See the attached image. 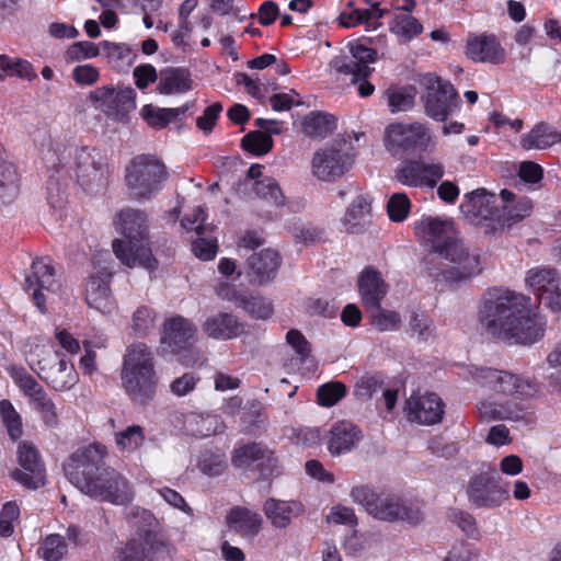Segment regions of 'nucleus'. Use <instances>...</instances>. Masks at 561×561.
<instances>
[{
  "label": "nucleus",
  "instance_id": "e2e57ef3",
  "mask_svg": "<svg viewBox=\"0 0 561 561\" xmlns=\"http://www.w3.org/2000/svg\"><path fill=\"white\" fill-rule=\"evenodd\" d=\"M346 393V388L342 382H329L318 389V401L323 407H333Z\"/></svg>",
  "mask_w": 561,
  "mask_h": 561
},
{
  "label": "nucleus",
  "instance_id": "680f3d73",
  "mask_svg": "<svg viewBox=\"0 0 561 561\" xmlns=\"http://www.w3.org/2000/svg\"><path fill=\"white\" fill-rule=\"evenodd\" d=\"M410 332L419 341H427L434 333L433 321L424 313H412L409 321Z\"/></svg>",
  "mask_w": 561,
  "mask_h": 561
},
{
  "label": "nucleus",
  "instance_id": "aec40b11",
  "mask_svg": "<svg viewBox=\"0 0 561 561\" xmlns=\"http://www.w3.org/2000/svg\"><path fill=\"white\" fill-rule=\"evenodd\" d=\"M196 339L197 328L191 320L173 316L163 322L160 342L171 353L179 354L188 350Z\"/></svg>",
  "mask_w": 561,
  "mask_h": 561
},
{
  "label": "nucleus",
  "instance_id": "de8ad7c7",
  "mask_svg": "<svg viewBox=\"0 0 561 561\" xmlns=\"http://www.w3.org/2000/svg\"><path fill=\"white\" fill-rule=\"evenodd\" d=\"M153 545L148 537L133 539L119 552V561H153Z\"/></svg>",
  "mask_w": 561,
  "mask_h": 561
},
{
  "label": "nucleus",
  "instance_id": "9d476101",
  "mask_svg": "<svg viewBox=\"0 0 561 561\" xmlns=\"http://www.w3.org/2000/svg\"><path fill=\"white\" fill-rule=\"evenodd\" d=\"M383 142L392 156L430 152L436 146L431 128L420 122L390 124L385 130Z\"/></svg>",
  "mask_w": 561,
  "mask_h": 561
},
{
  "label": "nucleus",
  "instance_id": "c85d7f7f",
  "mask_svg": "<svg viewBox=\"0 0 561 561\" xmlns=\"http://www.w3.org/2000/svg\"><path fill=\"white\" fill-rule=\"evenodd\" d=\"M357 288L363 305L369 308L381 305L389 286L379 271L373 266H367L358 275Z\"/></svg>",
  "mask_w": 561,
  "mask_h": 561
},
{
  "label": "nucleus",
  "instance_id": "6e6d98bb",
  "mask_svg": "<svg viewBox=\"0 0 561 561\" xmlns=\"http://www.w3.org/2000/svg\"><path fill=\"white\" fill-rule=\"evenodd\" d=\"M67 552V543L60 535L47 536L38 547L37 553L45 561H59Z\"/></svg>",
  "mask_w": 561,
  "mask_h": 561
},
{
  "label": "nucleus",
  "instance_id": "72a5a7b5",
  "mask_svg": "<svg viewBox=\"0 0 561 561\" xmlns=\"http://www.w3.org/2000/svg\"><path fill=\"white\" fill-rule=\"evenodd\" d=\"M110 276V272L98 277L91 276L85 286L87 304L103 314H111L116 309L115 300L108 288Z\"/></svg>",
  "mask_w": 561,
  "mask_h": 561
},
{
  "label": "nucleus",
  "instance_id": "e433bc0d",
  "mask_svg": "<svg viewBox=\"0 0 561 561\" xmlns=\"http://www.w3.org/2000/svg\"><path fill=\"white\" fill-rule=\"evenodd\" d=\"M351 2L348 8L340 16L341 25L345 27H355L365 24L368 28H377L379 19L383 15V10L379 8V2H374L368 9L354 8Z\"/></svg>",
  "mask_w": 561,
  "mask_h": 561
},
{
  "label": "nucleus",
  "instance_id": "603ef678",
  "mask_svg": "<svg viewBox=\"0 0 561 561\" xmlns=\"http://www.w3.org/2000/svg\"><path fill=\"white\" fill-rule=\"evenodd\" d=\"M0 416L10 438L19 439L23 434L22 417L10 400H0Z\"/></svg>",
  "mask_w": 561,
  "mask_h": 561
},
{
  "label": "nucleus",
  "instance_id": "5701e85b",
  "mask_svg": "<svg viewBox=\"0 0 561 561\" xmlns=\"http://www.w3.org/2000/svg\"><path fill=\"white\" fill-rule=\"evenodd\" d=\"M467 494L476 507L495 508L508 501V491L486 476H478L470 480Z\"/></svg>",
  "mask_w": 561,
  "mask_h": 561
},
{
  "label": "nucleus",
  "instance_id": "6e6552de",
  "mask_svg": "<svg viewBox=\"0 0 561 561\" xmlns=\"http://www.w3.org/2000/svg\"><path fill=\"white\" fill-rule=\"evenodd\" d=\"M167 179L164 163L153 156H137L126 167V184L137 199H149L157 195Z\"/></svg>",
  "mask_w": 561,
  "mask_h": 561
},
{
  "label": "nucleus",
  "instance_id": "7c9ffc66",
  "mask_svg": "<svg viewBox=\"0 0 561 561\" xmlns=\"http://www.w3.org/2000/svg\"><path fill=\"white\" fill-rule=\"evenodd\" d=\"M263 512L273 527L285 529L304 514L305 507L299 501L270 497L263 504Z\"/></svg>",
  "mask_w": 561,
  "mask_h": 561
},
{
  "label": "nucleus",
  "instance_id": "338daca9",
  "mask_svg": "<svg viewBox=\"0 0 561 561\" xmlns=\"http://www.w3.org/2000/svg\"><path fill=\"white\" fill-rule=\"evenodd\" d=\"M328 523L336 525L356 526L357 517L353 508L337 504L331 507L327 515Z\"/></svg>",
  "mask_w": 561,
  "mask_h": 561
},
{
  "label": "nucleus",
  "instance_id": "20e7f679",
  "mask_svg": "<svg viewBox=\"0 0 561 561\" xmlns=\"http://www.w3.org/2000/svg\"><path fill=\"white\" fill-rule=\"evenodd\" d=\"M113 225L121 236L112 242L113 252L119 262L128 267L154 270L157 261L148 243L147 215L139 209L125 208L115 215Z\"/></svg>",
  "mask_w": 561,
  "mask_h": 561
},
{
  "label": "nucleus",
  "instance_id": "2eb2a0df",
  "mask_svg": "<svg viewBox=\"0 0 561 561\" xmlns=\"http://www.w3.org/2000/svg\"><path fill=\"white\" fill-rule=\"evenodd\" d=\"M460 211L467 221L485 228V232L500 229V196L478 188L465 194Z\"/></svg>",
  "mask_w": 561,
  "mask_h": 561
},
{
  "label": "nucleus",
  "instance_id": "a211bd4d",
  "mask_svg": "<svg viewBox=\"0 0 561 561\" xmlns=\"http://www.w3.org/2000/svg\"><path fill=\"white\" fill-rule=\"evenodd\" d=\"M445 174L440 162L422 160L403 161L394 172V179L402 185L419 188H434Z\"/></svg>",
  "mask_w": 561,
  "mask_h": 561
},
{
  "label": "nucleus",
  "instance_id": "58836bf2",
  "mask_svg": "<svg viewBox=\"0 0 561 561\" xmlns=\"http://www.w3.org/2000/svg\"><path fill=\"white\" fill-rule=\"evenodd\" d=\"M412 9V4L405 5L401 10L398 9L390 22L391 33L397 35L401 42H409L422 33L421 23L411 15Z\"/></svg>",
  "mask_w": 561,
  "mask_h": 561
},
{
  "label": "nucleus",
  "instance_id": "bf43d9fd",
  "mask_svg": "<svg viewBox=\"0 0 561 561\" xmlns=\"http://www.w3.org/2000/svg\"><path fill=\"white\" fill-rule=\"evenodd\" d=\"M272 146V137L261 131H252L242 138L243 149L255 156L267 153Z\"/></svg>",
  "mask_w": 561,
  "mask_h": 561
},
{
  "label": "nucleus",
  "instance_id": "0eeeda50",
  "mask_svg": "<svg viewBox=\"0 0 561 561\" xmlns=\"http://www.w3.org/2000/svg\"><path fill=\"white\" fill-rule=\"evenodd\" d=\"M30 367L56 391H67L78 381L79 375L71 360L53 352L45 344H36L26 355Z\"/></svg>",
  "mask_w": 561,
  "mask_h": 561
},
{
  "label": "nucleus",
  "instance_id": "c03bdc74",
  "mask_svg": "<svg viewBox=\"0 0 561 561\" xmlns=\"http://www.w3.org/2000/svg\"><path fill=\"white\" fill-rule=\"evenodd\" d=\"M20 193V178L11 163L0 164V206L11 204Z\"/></svg>",
  "mask_w": 561,
  "mask_h": 561
},
{
  "label": "nucleus",
  "instance_id": "a18cd8bd",
  "mask_svg": "<svg viewBox=\"0 0 561 561\" xmlns=\"http://www.w3.org/2000/svg\"><path fill=\"white\" fill-rule=\"evenodd\" d=\"M371 211V201L368 196L358 195L347 208L344 216V224L347 229H356L357 227L364 226Z\"/></svg>",
  "mask_w": 561,
  "mask_h": 561
},
{
  "label": "nucleus",
  "instance_id": "f257e3e1",
  "mask_svg": "<svg viewBox=\"0 0 561 561\" xmlns=\"http://www.w3.org/2000/svg\"><path fill=\"white\" fill-rule=\"evenodd\" d=\"M478 320L489 336L511 345H531L546 330V321L531 309L529 297L503 288H493L482 296Z\"/></svg>",
  "mask_w": 561,
  "mask_h": 561
},
{
  "label": "nucleus",
  "instance_id": "4c0bfd02",
  "mask_svg": "<svg viewBox=\"0 0 561 561\" xmlns=\"http://www.w3.org/2000/svg\"><path fill=\"white\" fill-rule=\"evenodd\" d=\"M560 140V133L548 124L540 123L520 138V146L525 150H546Z\"/></svg>",
  "mask_w": 561,
  "mask_h": 561
},
{
  "label": "nucleus",
  "instance_id": "393cba45",
  "mask_svg": "<svg viewBox=\"0 0 561 561\" xmlns=\"http://www.w3.org/2000/svg\"><path fill=\"white\" fill-rule=\"evenodd\" d=\"M231 462L236 468L247 469L257 463L262 471L273 473L278 468L275 454L259 443L237 445L233 449Z\"/></svg>",
  "mask_w": 561,
  "mask_h": 561
},
{
  "label": "nucleus",
  "instance_id": "0e129e2a",
  "mask_svg": "<svg viewBox=\"0 0 561 561\" xmlns=\"http://www.w3.org/2000/svg\"><path fill=\"white\" fill-rule=\"evenodd\" d=\"M71 78L78 85L90 87L100 80L101 73L96 67L84 64L78 65L72 69Z\"/></svg>",
  "mask_w": 561,
  "mask_h": 561
},
{
  "label": "nucleus",
  "instance_id": "6ab92c4d",
  "mask_svg": "<svg viewBox=\"0 0 561 561\" xmlns=\"http://www.w3.org/2000/svg\"><path fill=\"white\" fill-rule=\"evenodd\" d=\"M20 469L12 471L11 477L28 489H37L45 483V469L36 447L23 442L18 447Z\"/></svg>",
  "mask_w": 561,
  "mask_h": 561
},
{
  "label": "nucleus",
  "instance_id": "ddd939ff",
  "mask_svg": "<svg viewBox=\"0 0 561 561\" xmlns=\"http://www.w3.org/2000/svg\"><path fill=\"white\" fill-rule=\"evenodd\" d=\"M348 55L336 56L330 62L331 69L339 75L351 77L352 82H358V94L367 98L373 94L375 87L366 80L370 75V65L376 61V50L360 44L351 43Z\"/></svg>",
  "mask_w": 561,
  "mask_h": 561
},
{
  "label": "nucleus",
  "instance_id": "a878e982",
  "mask_svg": "<svg viewBox=\"0 0 561 561\" xmlns=\"http://www.w3.org/2000/svg\"><path fill=\"white\" fill-rule=\"evenodd\" d=\"M445 404L442 399L432 392L413 394L408 400V416L411 421L424 425L436 424L442 421Z\"/></svg>",
  "mask_w": 561,
  "mask_h": 561
},
{
  "label": "nucleus",
  "instance_id": "864d4df0",
  "mask_svg": "<svg viewBox=\"0 0 561 561\" xmlns=\"http://www.w3.org/2000/svg\"><path fill=\"white\" fill-rule=\"evenodd\" d=\"M226 467V456L220 450H204L197 458V468L209 477L220 476Z\"/></svg>",
  "mask_w": 561,
  "mask_h": 561
},
{
  "label": "nucleus",
  "instance_id": "5fc2aeb1",
  "mask_svg": "<svg viewBox=\"0 0 561 561\" xmlns=\"http://www.w3.org/2000/svg\"><path fill=\"white\" fill-rule=\"evenodd\" d=\"M336 127L334 116L325 113H313L308 116L304 124V130L312 137H325Z\"/></svg>",
  "mask_w": 561,
  "mask_h": 561
},
{
  "label": "nucleus",
  "instance_id": "49530a36",
  "mask_svg": "<svg viewBox=\"0 0 561 561\" xmlns=\"http://www.w3.org/2000/svg\"><path fill=\"white\" fill-rule=\"evenodd\" d=\"M7 371L23 396L28 398V401L44 390L42 385L24 367L10 365L7 367Z\"/></svg>",
  "mask_w": 561,
  "mask_h": 561
},
{
  "label": "nucleus",
  "instance_id": "cd10ccee",
  "mask_svg": "<svg viewBox=\"0 0 561 561\" xmlns=\"http://www.w3.org/2000/svg\"><path fill=\"white\" fill-rule=\"evenodd\" d=\"M217 295L228 301L243 309L250 317L257 320H266L272 317L274 312L273 304L265 297L259 295H243L238 294L228 284H221L217 287Z\"/></svg>",
  "mask_w": 561,
  "mask_h": 561
},
{
  "label": "nucleus",
  "instance_id": "4d7b16f0",
  "mask_svg": "<svg viewBox=\"0 0 561 561\" xmlns=\"http://www.w3.org/2000/svg\"><path fill=\"white\" fill-rule=\"evenodd\" d=\"M100 55L99 46L89 41L75 42L65 51V60L68 64L79 62L95 58Z\"/></svg>",
  "mask_w": 561,
  "mask_h": 561
},
{
  "label": "nucleus",
  "instance_id": "f704fd0d",
  "mask_svg": "<svg viewBox=\"0 0 561 561\" xmlns=\"http://www.w3.org/2000/svg\"><path fill=\"white\" fill-rule=\"evenodd\" d=\"M184 430L187 435L204 438L222 433L226 424L217 414L191 413L185 417Z\"/></svg>",
  "mask_w": 561,
  "mask_h": 561
},
{
  "label": "nucleus",
  "instance_id": "3c124183",
  "mask_svg": "<svg viewBox=\"0 0 561 561\" xmlns=\"http://www.w3.org/2000/svg\"><path fill=\"white\" fill-rule=\"evenodd\" d=\"M145 439V431L139 425H130L115 433V443L125 453L137 450L142 446Z\"/></svg>",
  "mask_w": 561,
  "mask_h": 561
},
{
  "label": "nucleus",
  "instance_id": "4468645a",
  "mask_svg": "<svg viewBox=\"0 0 561 561\" xmlns=\"http://www.w3.org/2000/svg\"><path fill=\"white\" fill-rule=\"evenodd\" d=\"M136 95L131 87L106 84L91 90L87 102L107 117L122 121L136 108Z\"/></svg>",
  "mask_w": 561,
  "mask_h": 561
},
{
  "label": "nucleus",
  "instance_id": "dca6fc26",
  "mask_svg": "<svg viewBox=\"0 0 561 561\" xmlns=\"http://www.w3.org/2000/svg\"><path fill=\"white\" fill-rule=\"evenodd\" d=\"M526 288L539 304L557 313L561 311V274L550 266H536L525 274Z\"/></svg>",
  "mask_w": 561,
  "mask_h": 561
},
{
  "label": "nucleus",
  "instance_id": "473e14b6",
  "mask_svg": "<svg viewBox=\"0 0 561 561\" xmlns=\"http://www.w3.org/2000/svg\"><path fill=\"white\" fill-rule=\"evenodd\" d=\"M362 439V432L347 421H340L329 431L327 446L332 456L350 453Z\"/></svg>",
  "mask_w": 561,
  "mask_h": 561
},
{
  "label": "nucleus",
  "instance_id": "4be33fe9",
  "mask_svg": "<svg viewBox=\"0 0 561 561\" xmlns=\"http://www.w3.org/2000/svg\"><path fill=\"white\" fill-rule=\"evenodd\" d=\"M368 514L378 520H405L413 525L422 519L417 508L409 507L399 497L386 494L378 495L374 503L368 505Z\"/></svg>",
  "mask_w": 561,
  "mask_h": 561
},
{
  "label": "nucleus",
  "instance_id": "052dcab7",
  "mask_svg": "<svg viewBox=\"0 0 561 561\" xmlns=\"http://www.w3.org/2000/svg\"><path fill=\"white\" fill-rule=\"evenodd\" d=\"M411 209V202L407 194L396 193L390 196L387 204V213L390 220L394 222H402L409 216Z\"/></svg>",
  "mask_w": 561,
  "mask_h": 561
},
{
  "label": "nucleus",
  "instance_id": "f8f14e48",
  "mask_svg": "<svg viewBox=\"0 0 561 561\" xmlns=\"http://www.w3.org/2000/svg\"><path fill=\"white\" fill-rule=\"evenodd\" d=\"M482 271L481 257L478 252L468 248L461 240L448 247L438 256L435 277L446 282H461L473 277Z\"/></svg>",
  "mask_w": 561,
  "mask_h": 561
},
{
  "label": "nucleus",
  "instance_id": "f3484780",
  "mask_svg": "<svg viewBox=\"0 0 561 561\" xmlns=\"http://www.w3.org/2000/svg\"><path fill=\"white\" fill-rule=\"evenodd\" d=\"M420 241L437 254L460 240L455 222L449 218L425 217L414 224Z\"/></svg>",
  "mask_w": 561,
  "mask_h": 561
},
{
  "label": "nucleus",
  "instance_id": "423d86ee",
  "mask_svg": "<svg viewBox=\"0 0 561 561\" xmlns=\"http://www.w3.org/2000/svg\"><path fill=\"white\" fill-rule=\"evenodd\" d=\"M24 290L42 313H46L65 298L66 288L50 257H38L32 262L25 275Z\"/></svg>",
  "mask_w": 561,
  "mask_h": 561
},
{
  "label": "nucleus",
  "instance_id": "7ed1b4c3",
  "mask_svg": "<svg viewBox=\"0 0 561 561\" xmlns=\"http://www.w3.org/2000/svg\"><path fill=\"white\" fill-rule=\"evenodd\" d=\"M469 374L478 385L497 398L483 399L477 403L482 420L517 422L527 417L528 407L523 401L537 396L539 385L535 379L493 368H474Z\"/></svg>",
  "mask_w": 561,
  "mask_h": 561
},
{
  "label": "nucleus",
  "instance_id": "9b49d317",
  "mask_svg": "<svg viewBox=\"0 0 561 561\" xmlns=\"http://www.w3.org/2000/svg\"><path fill=\"white\" fill-rule=\"evenodd\" d=\"M419 83L423 89L422 100L428 117L446 122L459 112L458 94L450 82L428 72L420 76Z\"/></svg>",
  "mask_w": 561,
  "mask_h": 561
},
{
  "label": "nucleus",
  "instance_id": "37998d69",
  "mask_svg": "<svg viewBox=\"0 0 561 561\" xmlns=\"http://www.w3.org/2000/svg\"><path fill=\"white\" fill-rule=\"evenodd\" d=\"M286 342L296 353L300 362L301 369L308 374H314L317 371L318 365L316 359L310 355V344L304 334L295 329L289 330L286 333Z\"/></svg>",
  "mask_w": 561,
  "mask_h": 561
},
{
  "label": "nucleus",
  "instance_id": "ea45409f",
  "mask_svg": "<svg viewBox=\"0 0 561 561\" xmlns=\"http://www.w3.org/2000/svg\"><path fill=\"white\" fill-rule=\"evenodd\" d=\"M187 106L180 107H158L152 104H146L140 110L141 118L153 129H162L170 123L184 116Z\"/></svg>",
  "mask_w": 561,
  "mask_h": 561
},
{
  "label": "nucleus",
  "instance_id": "1a4fd4ad",
  "mask_svg": "<svg viewBox=\"0 0 561 561\" xmlns=\"http://www.w3.org/2000/svg\"><path fill=\"white\" fill-rule=\"evenodd\" d=\"M355 150L351 141L335 139L318 149L311 159V173L322 182H335L354 165Z\"/></svg>",
  "mask_w": 561,
  "mask_h": 561
},
{
  "label": "nucleus",
  "instance_id": "c756f323",
  "mask_svg": "<svg viewBox=\"0 0 561 561\" xmlns=\"http://www.w3.org/2000/svg\"><path fill=\"white\" fill-rule=\"evenodd\" d=\"M202 330L210 339L227 341L240 336L244 332V323L232 313L218 312L205 319Z\"/></svg>",
  "mask_w": 561,
  "mask_h": 561
},
{
  "label": "nucleus",
  "instance_id": "79ce46f5",
  "mask_svg": "<svg viewBox=\"0 0 561 561\" xmlns=\"http://www.w3.org/2000/svg\"><path fill=\"white\" fill-rule=\"evenodd\" d=\"M7 78L33 81L37 78V75L30 61L0 54V82L4 81Z\"/></svg>",
  "mask_w": 561,
  "mask_h": 561
},
{
  "label": "nucleus",
  "instance_id": "8fccbe9b",
  "mask_svg": "<svg viewBox=\"0 0 561 561\" xmlns=\"http://www.w3.org/2000/svg\"><path fill=\"white\" fill-rule=\"evenodd\" d=\"M371 325L380 332L397 331L400 329L402 319L399 312L379 307H369Z\"/></svg>",
  "mask_w": 561,
  "mask_h": 561
},
{
  "label": "nucleus",
  "instance_id": "bb28decb",
  "mask_svg": "<svg viewBox=\"0 0 561 561\" xmlns=\"http://www.w3.org/2000/svg\"><path fill=\"white\" fill-rule=\"evenodd\" d=\"M279 266V254L272 249H265L248 259L244 274L250 284L262 286L276 276Z\"/></svg>",
  "mask_w": 561,
  "mask_h": 561
},
{
  "label": "nucleus",
  "instance_id": "09e8293b",
  "mask_svg": "<svg viewBox=\"0 0 561 561\" xmlns=\"http://www.w3.org/2000/svg\"><path fill=\"white\" fill-rule=\"evenodd\" d=\"M253 190L259 198L272 206L280 207L285 205V196L277 181L273 178L265 176L256 181Z\"/></svg>",
  "mask_w": 561,
  "mask_h": 561
},
{
  "label": "nucleus",
  "instance_id": "39448f33",
  "mask_svg": "<svg viewBox=\"0 0 561 561\" xmlns=\"http://www.w3.org/2000/svg\"><path fill=\"white\" fill-rule=\"evenodd\" d=\"M121 377L126 393L134 401L145 403L153 398L158 378L152 353L145 344L128 347Z\"/></svg>",
  "mask_w": 561,
  "mask_h": 561
},
{
  "label": "nucleus",
  "instance_id": "412c9836",
  "mask_svg": "<svg viewBox=\"0 0 561 561\" xmlns=\"http://www.w3.org/2000/svg\"><path fill=\"white\" fill-rule=\"evenodd\" d=\"M96 153L88 148H77L73 157V169L78 183L85 191L104 186L106 170L96 159Z\"/></svg>",
  "mask_w": 561,
  "mask_h": 561
},
{
  "label": "nucleus",
  "instance_id": "13d9d810",
  "mask_svg": "<svg viewBox=\"0 0 561 561\" xmlns=\"http://www.w3.org/2000/svg\"><path fill=\"white\" fill-rule=\"evenodd\" d=\"M386 98L392 113L405 112L414 104V95L405 88H389L386 92Z\"/></svg>",
  "mask_w": 561,
  "mask_h": 561
},
{
  "label": "nucleus",
  "instance_id": "2f4dec72",
  "mask_svg": "<svg viewBox=\"0 0 561 561\" xmlns=\"http://www.w3.org/2000/svg\"><path fill=\"white\" fill-rule=\"evenodd\" d=\"M533 211V202L525 196L517 197L513 192L502 190L500 193V229L528 217Z\"/></svg>",
  "mask_w": 561,
  "mask_h": 561
},
{
  "label": "nucleus",
  "instance_id": "a19ab883",
  "mask_svg": "<svg viewBox=\"0 0 561 561\" xmlns=\"http://www.w3.org/2000/svg\"><path fill=\"white\" fill-rule=\"evenodd\" d=\"M190 75L184 69H168L160 73L158 92L164 95L180 94L191 89Z\"/></svg>",
  "mask_w": 561,
  "mask_h": 561
},
{
  "label": "nucleus",
  "instance_id": "774afa93",
  "mask_svg": "<svg viewBox=\"0 0 561 561\" xmlns=\"http://www.w3.org/2000/svg\"><path fill=\"white\" fill-rule=\"evenodd\" d=\"M217 240L215 238L199 237L192 243V251L196 257L210 261L217 253Z\"/></svg>",
  "mask_w": 561,
  "mask_h": 561
},
{
  "label": "nucleus",
  "instance_id": "c9c22d12",
  "mask_svg": "<svg viewBox=\"0 0 561 561\" xmlns=\"http://www.w3.org/2000/svg\"><path fill=\"white\" fill-rule=\"evenodd\" d=\"M227 524L242 537L253 538L262 527V517L248 508L234 507L227 515Z\"/></svg>",
  "mask_w": 561,
  "mask_h": 561
},
{
  "label": "nucleus",
  "instance_id": "69168bd1",
  "mask_svg": "<svg viewBox=\"0 0 561 561\" xmlns=\"http://www.w3.org/2000/svg\"><path fill=\"white\" fill-rule=\"evenodd\" d=\"M199 377L194 373H185L170 383V391L175 397H184L191 393L197 386Z\"/></svg>",
  "mask_w": 561,
  "mask_h": 561
},
{
  "label": "nucleus",
  "instance_id": "f03ea898",
  "mask_svg": "<svg viewBox=\"0 0 561 561\" xmlns=\"http://www.w3.org/2000/svg\"><path fill=\"white\" fill-rule=\"evenodd\" d=\"M106 447L90 444L75 451L65 466L68 480L90 497L114 505H127L134 499L128 480L104 466Z\"/></svg>",
  "mask_w": 561,
  "mask_h": 561
},
{
  "label": "nucleus",
  "instance_id": "b1692460",
  "mask_svg": "<svg viewBox=\"0 0 561 561\" xmlns=\"http://www.w3.org/2000/svg\"><path fill=\"white\" fill-rule=\"evenodd\" d=\"M466 56L476 62L500 65L506 60V50L495 35L474 34L467 39Z\"/></svg>",
  "mask_w": 561,
  "mask_h": 561
}]
</instances>
